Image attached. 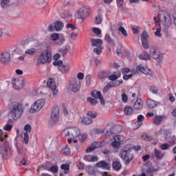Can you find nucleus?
<instances>
[{"mask_svg":"<svg viewBox=\"0 0 176 176\" xmlns=\"http://www.w3.org/2000/svg\"><path fill=\"white\" fill-rule=\"evenodd\" d=\"M23 104L19 102H13L10 104V111L8 114L10 120H17L19 118H21L24 109L23 108Z\"/></svg>","mask_w":176,"mask_h":176,"instance_id":"obj_1","label":"nucleus"},{"mask_svg":"<svg viewBox=\"0 0 176 176\" xmlns=\"http://www.w3.org/2000/svg\"><path fill=\"white\" fill-rule=\"evenodd\" d=\"M149 53L146 52H143L142 54L139 55V58L140 60H151V57L154 60H158L157 64H160L163 61V54H160L159 51L156 50V48L153 45H151Z\"/></svg>","mask_w":176,"mask_h":176,"instance_id":"obj_2","label":"nucleus"},{"mask_svg":"<svg viewBox=\"0 0 176 176\" xmlns=\"http://www.w3.org/2000/svg\"><path fill=\"white\" fill-rule=\"evenodd\" d=\"M0 154L2 159L8 160L12 156V148L6 138L0 137Z\"/></svg>","mask_w":176,"mask_h":176,"instance_id":"obj_3","label":"nucleus"},{"mask_svg":"<svg viewBox=\"0 0 176 176\" xmlns=\"http://www.w3.org/2000/svg\"><path fill=\"white\" fill-rule=\"evenodd\" d=\"M131 151H133V148H129V146H126L122 148L120 153V157L124 160L125 164H130V162H131L134 157Z\"/></svg>","mask_w":176,"mask_h":176,"instance_id":"obj_4","label":"nucleus"},{"mask_svg":"<svg viewBox=\"0 0 176 176\" xmlns=\"http://www.w3.org/2000/svg\"><path fill=\"white\" fill-rule=\"evenodd\" d=\"M52 57V51L50 50V48L47 47V49L44 50L41 56L38 57V60L41 64L51 63Z\"/></svg>","mask_w":176,"mask_h":176,"instance_id":"obj_5","label":"nucleus"},{"mask_svg":"<svg viewBox=\"0 0 176 176\" xmlns=\"http://www.w3.org/2000/svg\"><path fill=\"white\" fill-rule=\"evenodd\" d=\"M60 118V109L58 106H54L51 113V117L49 120L50 126H54L58 122Z\"/></svg>","mask_w":176,"mask_h":176,"instance_id":"obj_6","label":"nucleus"},{"mask_svg":"<svg viewBox=\"0 0 176 176\" xmlns=\"http://www.w3.org/2000/svg\"><path fill=\"white\" fill-rule=\"evenodd\" d=\"M45 105V100L43 99L37 100L35 101L30 107L29 112L30 113H35L36 112H38V111H41L42 108H43V106Z\"/></svg>","mask_w":176,"mask_h":176,"instance_id":"obj_7","label":"nucleus"},{"mask_svg":"<svg viewBox=\"0 0 176 176\" xmlns=\"http://www.w3.org/2000/svg\"><path fill=\"white\" fill-rule=\"evenodd\" d=\"M162 22L164 27H166V28H170L171 27V24H173L171 14H170L168 12L163 11Z\"/></svg>","mask_w":176,"mask_h":176,"instance_id":"obj_8","label":"nucleus"},{"mask_svg":"<svg viewBox=\"0 0 176 176\" xmlns=\"http://www.w3.org/2000/svg\"><path fill=\"white\" fill-rule=\"evenodd\" d=\"M53 65L55 67H58V69L62 74H65V72H68L69 71V67L71 65L69 63L63 64V60H59L58 61L56 60L53 62Z\"/></svg>","mask_w":176,"mask_h":176,"instance_id":"obj_9","label":"nucleus"},{"mask_svg":"<svg viewBox=\"0 0 176 176\" xmlns=\"http://www.w3.org/2000/svg\"><path fill=\"white\" fill-rule=\"evenodd\" d=\"M89 10H90V7L88 6H84L81 7L78 11L77 17L81 20L86 19L89 16Z\"/></svg>","mask_w":176,"mask_h":176,"instance_id":"obj_10","label":"nucleus"},{"mask_svg":"<svg viewBox=\"0 0 176 176\" xmlns=\"http://www.w3.org/2000/svg\"><path fill=\"white\" fill-rule=\"evenodd\" d=\"M70 89L72 91H78L80 89V80L76 77L70 78Z\"/></svg>","mask_w":176,"mask_h":176,"instance_id":"obj_11","label":"nucleus"},{"mask_svg":"<svg viewBox=\"0 0 176 176\" xmlns=\"http://www.w3.org/2000/svg\"><path fill=\"white\" fill-rule=\"evenodd\" d=\"M17 153L19 156H22V160H21V164L25 166L27 162L25 161V148L23 146H16Z\"/></svg>","mask_w":176,"mask_h":176,"instance_id":"obj_12","label":"nucleus"},{"mask_svg":"<svg viewBox=\"0 0 176 176\" xmlns=\"http://www.w3.org/2000/svg\"><path fill=\"white\" fill-rule=\"evenodd\" d=\"M10 61V52L9 51H3L0 54V63L6 64Z\"/></svg>","mask_w":176,"mask_h":176,"instance_id":"obj_13","label":"nucleus"},{"mask_svg":"<svg viewBox=\"0 0 176 176\" xmlns=\"http://www.w3.org/2000/svg\"><path fill=\"white\" fill-rule=\"evenodd\" d=\"M47 86L52 89L53 96H57L58 90L57 89V86H56V82L52 78H49L47 82Z\"/></svg>","mask_w":176,"mask_h":176,"instance_id":"obj_14","label":"nucleus"},{"mask_svg":"<svg viewBox=\"0 0 176 176\" xmlns=\"http://www.w3.org/2000/svg\"><path fill=\"white\" fill-rule=\"evenodd\" d=\"M12 86L16 90H21V89H23V87L24 86V80L23 78H14L12 80Z\"/></svg>","mask_w":176,"mask_h":176,"instance_id":"obj_15","label":"nucleus"},{"mask_svg":"<svg viewBox=\"0 0 176 176\" xmlns=\"http://www.w3.org/2000/svg\"><path fill=\"white\" fill-rule=\"evenodd\" d=\"M59 35L60 34L57 33H54L51 35L52 41H57L58 39V41L55 43L56 46H61V45L65 42V39H64L63 37H59Z\"/></svg>","mask_w":176,"mask_h":176,"instance_id":"obj_16","label":"nucleus"},{"mask_svg":"<svg viewBox=\"0 0 176 176\" xmlns=\"http://www.w3.org/2000/svg\"><path fill=\"white\" fill-rule=\"evenodd\" d=\"M91 95L92 97H94V98L97 100L99 99L102 105H104V104H105V102L104 101V98L102 97V94H101V91L95 90L91 92Z\"/></svg>","mask_w":176,"mask_h":176,"instance_id":"obj_17","label":"nucleus"},{"mask_svg":"<svg viewBox=\"0 0 176 176\" xmlns=\"http://www.w3.org/2000/svg\"><path fill=\"white\" fill-rule=\"evenodd\" d=\"M136 71H138V72L144 74V75H149L150 76H152V75H153V72H152V70L148 69V71H146V69H145V67H144L142 65L137 66Z\"/></svg>","mask_w":176,"mask_h":176,"instance_id":"obj_18","label":"nucleus"},{"mask_svg":"<svg viewBox=\"0 0 176 176\" xmlns=\"http://www.w3.org/2000/svg\"><path fill=\"white\" fill-rule=\"evenodd\" d=\"M122 131V126L116 125L112 126L109 131H107V135H111V134H118Z\"/></svg>","mask_w":176,"mask_h":176,"instance_id":"obj_19","label":"nucleus"},{"mask_svg":"<svg viewBox=\"0 0 176 176\" xmlns=\"http://www.w3.org/2000/svg\"><path fill=\"white\" fill-rule=\"evenodd\" d=\"M142 45L144 49H149V44L148 43V33L143 32L141 36Z\"/></svg>","mask_w":176,"mask_h":176,"instance_id":"obj_20","label":"nucleus"},{"mask_svg":"<svg viewBox=\"0 0 176 176\" xmlns=\"http://www.w3.org/2000/svg\"><path fill=\"white\" fill-rule=\"evenodd\" d=\"M96 166L99 168H104V170H109L111 168V164L105 161H99L96 163Z\"/></svg>","mask_w":176,"mask_h":176,"instance_id":"obj_21","label":"nucleus"},{"mask_svg":"<svg viewBox=\"0 0 176 176\" xmlns=\"http://www.w3.org/2000/svg\"><path fill=\"white\" fill-rule=\"evenodd\" d=\"M69 130L70 133V137H72V138H76V137L80 134V131H79V129L76 127L69 128Z\"/></svg>","mask_w":176,"mask_h":176,"instance_id":"obj_22","label":"nucleus"},{"mask_svg":"<svg viewBox=\"0 0 176 176\" xmlns=\"http://www.w3.org/2000/svg\"><path fill=\"white\" fill-rule=\"evenodd\" d=\"M92 46L96 47H102V40L100 38H91Z\"/></svg>","mask_w":176,"mask_h":176,"instance_id":"obj_23","label":"nucleus"},{"mask_svg":"<svg viewBox=\"0 0 176 176\" xmlns=\"http://www.w3.org/2000/svg\"><path fill=\"white\" fill-rule=\"evenodd\" d=\"M158 104H159V102H157L151 98H149L146 101V107L149 109H153V108H156V107H157Z\"/></svg>","mask_w":176,"mask_h":176,"instance_id":"obj_24","label":"nucleus"},{"mask_svg":"<svg viewBox=\"0 0 176 176\" xmlns=\"http://www.w3.org/2000/svg\"><path fill=\"white\" fill-rule=\"evenodd\" d=\"M54 28L55 31H61L63 28H64V23L60 21H56L55 23H54Z\"/></svg>","mask_w":176,"mask_h":176,"instance_id":"obj_25","label":"nucleus"},{"mask_svg":"<svg viewBox=\"0 0 176 176\" xmlns=\"http://www.w3.org/2000/svg\"><path fill=\"white\" fill-rule=\"evenodd\" d=\"M142 102V100H141V98H138L133 104L134 109H142L143 104Z\"/></svg>","mask_w":176,"mask_h":176,"instance_id":"obj_26","label":"nucleus"},{"mask_svg":"<svg viewBox=\"0 0 176 176\" xmlns=\"http://www.w3.org/2000/svg\"><path fill=\"white\" fill-rule=\"evenodd\" d=\"M163 119H164V116H155L153 118V122L156 126H159L163 122Z\"/></svg>","mask_w":176,"mask_h":176,"instance_id":"obj_27","label":"nucleus"},{"mask_svg":"<svg viewBox=\"0 0 176 176\" xmlns=\"http://www.w3.org/2000/svg\"><path fill=\"white\" fill-rule=\"evenodd\" d=\"M80 119L82 124H85L86 126L91 124V123H93V120L89 117H82Z\"/></svg>","mask_w":176,"mask_h":176,"instance_id":"obj_28","label":"nucleus"},{"mask_svg":"<svg viewBox=\"0 0 176 176\" xmlns=\"http://www.w3.org/2000/svg\"><path fill=\"white\" fill-rule=\"evenodd\" d=\"M97 148H98V142H95L92 143L91 147H89L86 149L85 152L86 153H90V152H93V151L97 149Z\"/></svg>","mask_w":176,"mask_h":176,"instance_id":"obj_29","label":"nucleus"},{"mask_svg":"<svg viewBox=\"0 0 176 176\" xmlns=\"http://www.w3.org/2000/svg\"><path fill=\"white\" fill-rule=\"evenodd\" d=\"M154 153L158 160H162V159L164 157V153H162V151L157 150V148L154 149Z\"/></svg>","mask_w":176,"mask_h":176,"instance_id":"obj_30","label":"nucleus"},{"mask_svg":"<svg viewBox=\"0 0 176 176\" xmlns=\"http://www.w3.org/2000/svg\"><path fill=\"white\" fill-rule=\"evenodd\" d=\"M112 166L113 170H115L116 171H119V170L122 168V164H120V162L119 161H113Z\"/></svg>","mask_w":176,"mask_h":176,"instance_id":"obj_31","label":"nucleus"},{"mask_svg":"<svg viewBox=\"0 0 176 176\" xmlns=\"http://www.w3.org/2000/svg\"><path fill=\"white\" fill-rule=\"evenodd\" d=\"M104 41H106L107 43H109L110 45H113V46H115L116 43H115V41L112 39V37L109 34H106L104 36Z\"/></svg>","mask_w":176,"mask_h":176,"instance_id":"obj_32","label":"nucleus"},{"mask_svg":"<svg viewBox=\"0 0 176 176\" xmlns=\"http://www.w3.org/2000/svg\"><path fill=\"white\" fill-rule=\"evenodd\" d=\"M1 6L3 9H6L10 6V0H1Z\"/></svg>","mask_w":176,"mask_h":176,"instance_id":"obj_33","label":"nucleus"},{"mask_svg":"<svg viewBox=\"0 0 176 176\" xmlns=\"http://www.w3.org/2000/svg\"><path fill=\"white\" fill-rule=\"evenodd\" d=\"M61 170H64L65 174H69V164H63L60 165Z\"/></svg>","mask_w":176,"mask_h":176,"instance_id":"obj_34","label":"nucleus"},{"mask_svg":"<svg viewBox=\"0 0 176 176\" xmlns=\"http://www.w3.org/2000/svg\"><path fill=\"white\" fill-rule=\"evenodd\" d=\"M109 76V72L103 71V72H99L98 75V78H99V79H104V78H108Z\"/></svg>","mask_w":176,"mask_h":176,"instance_id":"obj_35","label":"nucleus"},{"mask_svg":"<svg viewBox=\"0 0 176 176\" xmlns=\"http://www.w3.org/2000/svg\"><path fill=\"white\" fill-rule=\"evenodd\" d=\"M71 50V47L69 45L66 46L65 48H61L59 52L63 56H67V53Z\"/></svg>","mask_w":176,"mask_h":176,"instance_id":"obj_36","label":"nucleus"},{"mask_svg":"<svg viewBox=\"0 0 176 176\" xmlns=\"http://www.w3.org/2000/svg\"><path fill=\"white\" fill-rule=\"evenodd\" d=\"M157 171V170L153 166H150L146 170L147 174H148L150 176H153V174L152 173H156Z\"/></svg>","mask_w":176,"mask_h":176,"instance_id":"obj_37","label":"nucleus"},{"mask_svg":"<svg viewBox=\"0 0 176 176\" xmlns=\"http://www.w3.org/2000/svg\"><path fill=\"white\" fill-rule=\"evenodd\" d=\"M87 116L91 118V119H96L97 118V112L93 111H89L87 113Z\"/></svg>","mask_w":176,"mask_h":176,"instance_id":"obj_38","label":"nucleus"},{"mask_svg":"<svg viewBox=\"0 0 176 176\" xmlns=\"http://www.w3.org/2000/svg\"><path fill=\"white\" fill-rule=\"evenodd\" d=\"M35 53H36V50L35 48H30L25 52V54H29V56H34Z\"/></svg>","mask_w":176,"mask_h":176,"instance_id":"obj_39","label":"nucleus"},{"mask_svg":"<svg viewBox=\"0 0 176 176\" xmlns=\"http://www.w3.org/2000/svg\"><path fill=\"white\" fill-rule=\"evenodd\" d=\"M133 107L127 106L124 109V113L125 115H131V113H133Z\"/></svg>","mask_w":176,"mask_h":176,"instance_id":"obj_40","label":"nucleus"},{"mask_svg":"<svg viewBox=\"0 0 176 176\" xmlns=\"http://www.w3.org/2000/svg\"><path fill=\"white\" fill-rule=\"evenodd\" d=\"M144 117L142 115H140L138 116V126L137 127V129L140 128V126L142 125V120H144Z\"/></svg>","mask_w":176,"mask_h":176,"instance_id":"obj_41","label":"nucleus"},{"mask_svg":"<svg viewBox=\"0 0 176 176\" xmlns=\"http://www.w3.org/2000/svg\"><path fill=\"white\" fill-rule=\"evenodd\" d=\"M160 149H162V151H168V149H170V144L164 143L160 145Z\"/></svg>","mask_w":176,"mask_h":176,"instance_id":"obj_42","label":"nucleus"},{"mask_svg":"<svg viewBox=\"0 0 176 176\" xmlns=\"http://www.w3.org/2000/svg\"><path fill=\"white\" fill-rule=\"evenodd\" d=\"M78 137L80 142H83V141H85V140L87 138V135L85 133H81V134L79 133Z\"/></svg>","mask_w":176,"mask_h":176,"instance_id":"obj_43","label":"nucleus"},{"mask_svg":"<svg viewBox=\"0 0 176 176\" xmlns=\"http://www.w3.org/2000/svg\"><path fill=\"white\" fill-rule=\"evenodd\" d=\"M118 31H120V32H121V34H122L123 36H127V31L126 30V29H124V28L123 26H120L118 28Z\"/></svg>","mask_w":176,"mask_h":176,"instance_id":"obj_44","label":"nucleus"},{"mask_svg":"<svg viewBox=\"0 0 176 176\" xmlns=\"http://www.w3.org/2000/svg\"><path fill=\"white\" fill-rule=\"evenodd\" d=\"M87 101H89V104H91V105L95 106L97 105V99H94L92 98H87Z\"/></svg>","mask_w":176,"mask_h":176,"instance_id":"obj_45","label":"nucleus"},{"mask_svg":"<svg viewBox=\"0 0 176 176\" xmlns=\"http://www.w3.org/2000/svg\"><path fill=\"white\" fill-rule=\"evenodd\" d=\"M142 138L144 141H152L153 140V138L152 136H149L146 133H143Z\"/></svg>","mask_w":176,"mask_h":176,"instance_id":"obj_46","label":"nucleus"},{"mask_svg":"<svg viewBox=\"0 0 176 176\" xmlns=\"http://www.w3.org/2000/svg\"><path fill=\"white\" fill-rule=\"evenodd\" d=\"M102 49H104V47H98L94 49V53L98 54V56H100V54H101V51L102 50Z\"/></svg>","mask_w":176,"mask_h":176,"instance_id":"obj_47","label":"nucleus"},{"mask_svg":"<svg viewBox=\"0 0 176 176\" xmlns=\"http://www.w3.org/2000/svg\"><path fill=\"white\" fill-rule=\"evenodd\" d=\"M86 79V84L88 86H90V85H91V75L88 74L87 75V76L85 77Z\"/></svg>","mask_w":176,"mask_h":176,"instance_id":"obj_48","label":"nucleus"},{"mask_svg":"<svg viewBox=\"0 0 176 176\" xmlns=\"http://www.w3.org/2000/svg\"><path fill=\"white\" fill-rule=\"evenodd\" d=\"M150 91L153 93V94H157L158 89L156 87L151 85L149 88Z\"/></svg>","mask_w":176,"mask_h":176,"instance_id":"obj_49","label":"nucleus"},{"mask_svg":"<svg viewBox=\"0 0 176 176\" xmlns=\"http://www.w3.org/2000/svg\"><path fill=\"white\" fill-rule=\"evenodd\" d=\"M62 135H64V137H70L69 128L65 129L62 132Z\"/></svg>","mask_w":176,"mask_h":176,"instance_id":"obj_50","label":"nucleus"},{"mask_svg":"<svg viewBox=\"0 0 176 176\" xmlns=\"http://www.w3.org/2000/svg\"><path fill=\"white\" fill-rule=\"evenodd\" d=\"M161 32H162V28H157L156 31L155 32V36H158L159 38H162V33H160Z\"/></svg>","mask_w":176,"mask_h":176,"instance_id":"obj_51","label":"nucleus"},{"mask_svg":"<svg viewBox=\"0 0 176 176\" xmlns=\"http://www.w3.org/2000/svg\"><path fill=\"white\" fill-rule=\"evenodd\" d=\"M24 130H25V131H26L25 133H28L31 131V130H32V127L31 126V125L28 124L25 125Z\"/></svg>","mask_w":176,"mask_h":176,"instance_id":"obj_52","label":"nucleus"},{"mask_svg":"<svg viewBox=\"0 0 176 176\" xmlns=\"http://www.w3.org/2000/svg\"><path fill=\"white\" fill-rule=\"evenodd\" d=\"M92 31L96 35H101V30H100V28H94L92 29Z\"/></svg>","mask_w":176,"mask_h":176,"instance_id":"obj_53","label":"nucleus"},{"mask_svg":"<svg viewBox=\"0 0 176 176\" xmlns=\"http://www.w3.org/2000/svg\"><path fill=\"white\" fill-rule=\"evenodd\" d=\"M24 141H25V144L26 145H28V141H30V136L28 135V133H24Z\"/></svg>","mask_w":176,"mask_h":176,"instance_id":"obj_54","label":"nucleus"},{"mask_svg":"<svg viewBox=\"0 0 176 176\" xmlns=\"http://www.w3.org/2000/svg\"><path fill=\"white\" fill-rule=\"evenodd\" d=\"M108 78L109 80L115 81L116 80V79H118V78H119V76H118V75H116V74H111L109 76Z\"/></svg>","mask_w":176,"mask_h":176,"instance_id":"obj_55","label":"nucleus"},{"mask_svg":"<svg viewBox=\"0 0 176 176\" xmlns=\"http://www.w3.org/2000/svg\"><path fill=\"white\" fill-rule=\"evenodd\" d=\"M122 101L124 103L127 102L128 100H129V97H127V95H126V94H122Z\"/></svg>","mask_w":176,"mask_h":176,"instance_id":"obj_56","label":"nucleus"},{"mask_svg":"<svg viewBox=\"0 0 176 176\" xmlns=\"http://www.w3.org/2000/svg\"><path fill=\"white\" fill-rule=\"evenodd\" d=\"M63 153H64V155H70L71 154V150L69 149V148L65 147V148H63L62 150Z\"/></svg>","mask_w":176,"mask_h":176,"instance_id":"obj_57","label":"nucleus"},{"mask_svg":"<svg viewBox=\"0 0 176 176\" xmlns=\"http://www.w3.org/2000/svg\"><path fill=\"white\" fill-rule=\"evenodd\" d=\"M112 146L118 149V148H119V146H120V143L116 140H114L112 142Z\"/></svg>","mask_w":176,"mask_h":176,"instance_id":"obj_58","label":"nucleus"},{"mask_svg":"<svg viewBox=\"0 0 176 176\" xmlns=\"http://www.w3.org/2000/svg\"><path fill=\"white\" fill-rule=\"evenodd\" d=\"M95 24H101V21H102V19H101V17L99 16V15H97L96 17H95Z\"/></svg>","mask_w":176,"mask_h":176,"instance_id":"obj_59","label":"nucleus"},{"mask_svg":"<svg viewBox=\"0 0 176 176\" xmlns=\"http://www.w3.org/2000/svg\"><path fill=\"white\" fill-rule=\"evenodd\" d=\"M12 125L11 124H6L4 126H3V130H5L6 131H10V130H12Z\"/></svg>","mask_w":176,"mask_h":176,"instance_id":"obj_60","label":"nucleus"},{"mask_svg":"<svg viewBox=\"0 0 176 176\" xmlns=\"http://www.w3.org/2000/svg\"><path fill=\"white\" fill-rule=\"evenodd\" d=\"M114 140L120 142V144L123 141V139L120 135H116L114 136Z\"/></svg>","mask_w":176,"mask_h":176,"instance_id":"obj_61","label":"nucleus"},{"mask_svg":"<svg viewBox=\"0 0 176 176\" xmlns=\"http://www.w3.org/2000/svg\"><path fill=\"white\" fill-rule=\"evenodd\" d=\"M52 173H57L58 171V167L57 166H53L50 168Z\"/></svg>","mask_w":176,"mask_h":176,"instance_id":"obj_62","label":"nucleus"},{"mask_svg":"<svg viewBox=\"0 0 176 176\" xmlns=\"http://www.w3.org/2000/svg\"><path fill=\"white\" fill-rule=\"evenodd\" d=\"M130 78H133V74H130L129 75L124 74L123 76L124 80H129V79H130Z\"/></svg>","mask_w":176,"mask_h":176,"instance_id":"obj_63","label":"nucleus"},{"mask_svg":"<svg viewBox=\"0 0 176 176\" xmlns=\"http://www.w3.org/2000/svg\"><path fill=\"white\" fill-rule=\"evenodd\" d=\"M83 159L84 160H86V162H91V155H85L83 157Z\"/></svg>","mask_w":176,"mask_h":176,"instance_id":"obj_64","label":"nucleus"}]
</instances>
